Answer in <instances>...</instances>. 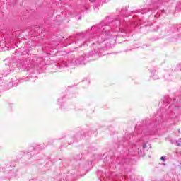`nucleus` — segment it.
Instances as JSON below:
<instances>
[{"label":"nucleus","mask_w":181,"mask_h":181,"mask_svg":"<svg viewBox=\"0 0 181 181\" xmlns=\"http://www.w3.org/2000/svg\"><path fill=\"white\" fill-rule=\"evenodd\" d=\"M143 148H144V149H145V148H146V144H144V145L143 146Z\"/></svg>","instance_id":"2"},{"label":"nucleus","mask_w":181,"mask_h":181,"mask_svg":"<svg viewBox=\"0 0 181 181\" xmlns=\"http://www.w3.org/2000/svg\"><path fill=\"white\" fill-rule=\"evenodd\" d=\"M160 160H163V162H166V158L163 156L160 157Z\"/></svg>","instance_id":"1"},{"label":"nucleus","mask_w":181,"mask_h":181,"mask_svg":"<svg viewBox=\"0 0 181 181\" xmlns=\"http://www.w3.org/2000/svg\"><path fill=\"white\" fill-rule=\"evenodd\" d=\"M177 146H181V144L178 143V144H177Z\"/></svg>","instance_id":"3"}]
</instances>
